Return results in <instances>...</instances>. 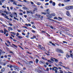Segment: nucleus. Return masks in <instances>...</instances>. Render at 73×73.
<instances>
[{
    "instance_id": "obj_15",
    "label": "nucleus",
    "mask_w": 73,
    "mask_h": 73,
    "mask_svg": "<svg viewBox=\"0 0 73 73\" xmlns=\"http://www.w3.org/2000/svg\"><path fill=\"white\" fill-rule=\"evenodd\" d=\"M63 72H64L63 71L61 70H59V71L58 72V73H63Z\"/></svg>"
},
{
    "instance_id": "obj_27",
    "label": "nucleus",
    "mask_w": 73,
    "mask_h": 73,
    "mask_svg": "<svg viewBox=\"0 0 73 73\" xmlns=\"http://www.w3.org/2000/svg\"><path fill=\"white\" fill-rule=\"evenodd\" d=\"M11 12L9 11L7 12V13H6V14L7 15H11Z\"/></svg>"
},
{
    "instance_id": "obj_58",
    "label": "nucleus",
    "mask_w": 73,
    "mask_h": 73,
    "mask_svg": "<svg viewBox=\"0 0 73 73\" xmlns=\"http://www.w3.org/2000/svg\"><path fill=\"white\" fill-rule=\"evenodd\" d=\"M22 35H23V36L25 35V33H22Z\"/></svg>"
},
{
    "instance_id": "obj_3",
    "label": "nucleus",
    "mask_w": 73,
    "mask_h": 73,
    "mask_svg": "<svg viewBox=\"0 0 73 73\" xmlns=\"http://www.w3.org/2000/svg\"><path fill=\"white\" fill-rule=\"evenodd\" d=\"M56 50L57 52H58V53H60V50H61V49L57 48L56 49Z\"/></svg>"
},
{
    "instance_id": "obj_32",
    "label": "nucleus",
    "mask_w": 73,
    "mask_h": 73,
    "mask_svg": "<svg viewBox=\"0 0 73 73\" xmlns=\"http://www.w3.org/2000/svg\"><path fill=\"white\" fill-rule=\"evenodd\" d=\"M37 4L38 5H41V3L40 2H38L37 3Z\"/></svg>"
},
{
    "instance_id": "obj_19",
    "label": "nucleus",
    "mask_w": 73,
    "mask_h": 73,
    "mask_svg": "<svg viewBox=\"0 0 73 73\" xmlns=\"http://www.w3.org/2000/svg\"><path fill=\"white\" fill-rule=\"evenodd\" d=\"M70 9H73V6H70Z\"/></svg>"
},
{
    "instance_id": "obj_57",
    "label": "nucleus",
    "mask_w": 73,
    "mask_h": 73,
    "mask_svg": "<svg viewBox=\"0 0 73 73\" xmlns=\"http://www.w3.org/2000/svg\"><path fill=\"white\" fill-rule=\"evenodd\" d=\"M19 15H21V16H22L23 15V13H19Z\"/></svg>"
},
{
    "instance_id": "obj_12",
    "label": "nucleus",
    "mask_w": 73,
    "mask_h": 73,
    "mask_svg": "<svg viewBox=\"0 0 73 73\" xmlns=\"http://www.w3.org/2000/svg\"><path fill=\"white\" fill-rule=\"evenodd\" d=\"M66 14L68 16H69V15H70V13H69V12L68 11H67L66 12Z\"/></svg>"
},
{
    "instance_id": "obj_23",
    "label": "nucleus",
    "mask_w": 73,
    "mask_h": 73,
    "mask_svg": "<svg viewBox=\"0 0 73 73\" xmlns=\"http://www.w3.org/2000/svg\"><path fill=\"white\" fill-rule=\"evenodd\" d=\"M49 9H47L46 10H45V12H46V11H47V13L48 14V12H49Z\"/></svg>"
},
{
    "instance_id": "obj_30",
    "label": "nucleus",
    "mask_w": 73,
    "mask_h": 73,
    "mask_svg": "<svg viewBox=\"0 0 73 73\" xmlns=\"http://www.w3.org/2000/svg\"><path fill=\"white\" fill-rule=\"evenodd\" d=\"M52 5L53 6H54L55 5H56V3L54 2H53L52 3Z\"/></svg>"
},
{
    "instance_id": "obj_45",
    "label": "nucleus",
    "mask_w": 73,
    "mask_h": 73,
    "mask_svg": "<svg viewBox=\"0 0 73 73\" xmlns=\"http://www.w3.org/2000/svg\"><path fill=\"white\" fill-rule=\"evenodd\" d=\"M30 3L31 4H32V5H33V4H34V3H33V2H32V1H30Z\"/></svg>"
},
{
    "instance_id": "obj_2",
    "label": "nucleus",
    "mask_w": 73,
    "mask_h": 73,
    "mask_svg": "<svg viewBox=\"0 0 73 73\" xmlns=\"http://www.w3.org/2000/svg\"><path fill=\"white\" fill-rule=\"evenodd\" d=\"M40 64H45V62L43 60H41L39 62Z\"/></svg>"
},
{
    "instance_id": "obj_21",
    "label": "nucleus",
    "mask_w": 73,
    "mask_h": 73,
    "mask_svg": "<svg viewBox=\"0 0 73 73\" xmlns=\"http://www.w3.org/2000/svg\"><path fill=\"white\" fill-rule=\"evenodd\" d=\"M54 61L56 62H57L58 61V60L57 59H56L55 58L54 59Z\"/></svg>"
},
{
    "instance_id": "obj_11",
    "label": "nucleus",
    "mask_w": 73,
    "mask_h": 73,
    "mask_svg": "<svg viewBox=\"0 0 73 73\" xmlns=\"http://www.w3.org/2000/svg\"><path fill=\"white\" fill-rule=\"evenodd\" d=\"M8 29L9 31H10V30H11V31H13V29L12 28L10 27H8Z\"/></svg>"
},
{
    "instance_id": "obj_56",
    "label": "nucleus",
    "mask_w": 73,
    "mask_h": 73,
    "mask_svg": "<svg viewBox=\"0 0 73 73\" xmlns=\"http://www.w3.org/2000/svg\"><path fill=\"white\" fill-rule=\"evenodd\" d=\"M66 57L67 58H68V57H70L67 54L66 55Z\"/></svg>"
},
{
    "instance_id": "obj_44",
    "label": "nucleus",
    "mask_w": 73,
    "mask_h": 73,
    "mask_svg": "<svg viewBox=\"0 0 73 73\" xmlns=\"http://www.w3.org/2000/svg\"><path fill=\"white\" fill-rule=\"evenodd\" d=\"M14 14L15 15H16V17H17V13H14Z\"/></svg>"
},
{
    "instance_id": "obj_52",
    "label": "nucleus",
    "mask_w": 73,
    "mask_h": 73,
    "mask_svg": "<svg viewBox=\"0 0 73 73\" xmlns=\"http://www.w3.org/2000/svg\"><path fill=\"white\" fill-rule=\"evenodd\" d=\"M19 33H17V34L16 36H17H17H19Z\"/></svg>"
},
{
    "instance_id": "obj_33",
    "label": "nucleus",
    "mask_w": 73,
    "mask_h": 73,
    "mask_svg": "<svg viewBox=\"0 0 73 73\" xmlns=\"http://www.w3.org/2000/svg\"><path fill=\"white\" fill-rule=\"evenodd\" d=\"M60 53H64V52L62 51V50L60 49Z\"/></svg>"
},
{
    "instance_id": "obj_26",
    "label": "nucleus",
    "mask_w": 73,
    "mask_h": 73,
    "mask_svg": "<svg viewBox=\"0 0 73 73\" xmlns=\"http://www.w3.org/2000/svg\"><path fill=\"white\" fill-rule=\"evenodd\" d=\"M11 33L13 35H16V33L13 32H11Z\"/></svg>"
},
{
    "instance_id": "obj_61",
    "label": "nucleus",
    "mask_w": 73,
    "mask_h": 73,
    "mask_svg": "<svg viewBox=\"0 0 73 73\" xmlns=\"http://www.w3.org/2000/svg\"><path fill=\"white\" fill-rule=\"evenodd\" d=\"M11 17V18H13V16H12V15H9Z\"/></svg>"
},
{
    "instance_id": "obj_51",
    "label": "nucleus",
    "mask_w": 73,
    "mask_h": 73,
    "mask_svg": "<svg viewBox=\"0 0 73 73\" xmlns=\"http://www.w3.org/2000/svg\"><path fill=\"white\" fill-rule=\"evenodd\" d=\"M67 35H68V36H72V35L71 34H70L69 33H67Z\"/></svg>"
},
{
    "instance_id": "obj_34",
    "label": "nucleus",
    "mask_w": 73,
    "mask_h": 73,
    "mask_svg": "<svg viewBox=\"0 0 73 73\" xmlns=\"http://www.w3.org/2000/svg\"><path fill=\"white\" fill-rule=\"evenodd\" d=\"M5 70V69H4V68H3L1 70V71H2V72H4Z\"/></svg>"
},
{
    "instance_id": "obj_10",
    "label": "nucleus",
    "mask_w": 73,
    "mask_h": 73,
    "mask_svg": "<svg viewBox=\"0 0 73 73\" xmlns=\"http://www.w3.org/2000/svg\"><path fill=\"white\" fill-rule=\"evenodd\" d=\"M5 18H6V19H8V20H9V18H8V17L7 16V15H6V14H5L4 15Z\"/></svg>"
},
{
    "instance_id": "obj_54",
    "label": "nucleus",
    "mask_w": 73,
    "mask_h": 73,
    "mask_svg": "<svg viewBox=\"0 0 73 73\" xmlns=\"http://www.w3.org/2000/svg\"><path fill=\"white\" fill-rule=\"evenodd\" d=\"M13 9V7H10V9H11V10H12Z\"/></svg>"
},
{
    "instance_id": "obj_43",
    "label": "nucleus",
    "mask_w": 73,
    "mask_h": 73,
    "mask_svg": "<svg viewBox=\"0 0 73 73\" xmlns=\"http://www.w3.org/2000/svg\"><path fill=\"white\" fill-rule=\"evenodd\" d=\"M27 4H30V2L28 1H26V2Z\"/></svg>"
},
{
    "instance_id": "obj_1",
    "label": "nucleus",
    "mask_w": 73,
    "mask_h": 73,
    "mask_svg": "<svg viewBox=\"0 0 73 73\" xmlns=\"http://www.w3.org/2000/svg\"><path fill=\"white\" fill-rule=\"evenodd\" d=\"M48 15H46V16L48 17L49 19H50L52 18V16H56V14L55 13H52L51 14H50L49 13H48Z\"/></svg>"
},
{
    "instance_id": "obj_22",
    "label": "nucleus",
    "mask_w": 73,
    "mask_h": 73,
    "mask_svg": "<svg viewBox=\"0 0 73 73\" xmlns=\"http://www.w3.org/2000/svg\"><path fill=\"white\" fill-rule=\"evenodd\" d=\"M2 8H7V7H6V5H3L2 6Z\"/></svg>"
},
{
    "instance_id": "obj_6",
    "label": "nucleus",
    "mask_w": 73,
    "mask_h": 73,
    "mask_svg": "<svg viewBox=\"0 0 73 73\" xmlns=\"http://www.w3.org/2000/svg\"><path fill=\"white\" fill-rule=\"evenodd\" d=\"M4 29V35H6V32L8 33L9 32L6 29Z\"/></svg>"
},
{
    "instance_id": "obj_63",
    "label": "nucleus",
    "mask_w": 73,
    "mask_h": 73,
    "mask_svg": "<svg viewBox=\"0 0 73 73\" xmlns=\"http://www.w3.org/2000/svg\"><path fill=\"white\" fill-rule=\"evenodd\" d=\"M10 2H13V0H9Z\"/></svg>"
},
{
    "instance_id": "obj_9",
    "label": "nucleus",
    "mask_w": 73,
    "mask_h": 73,
    "mask_svg": "<svg viewBox=\"0 0 73 73\" xmlns=\"http://www.w3.org/2000/svg\"><path fill=\"white\" fill-rule=\"evenodd\" d=\"M35 16H37V17H38V18H40V17H41V15H39V14H36Z\"/></svg>"
},
{
    "instance_id": "obj_31",
    "label": "nucleus",
    "mask_w": 73,
    "mask_h": 73,
    "mask_svg": "<svg viewBox=\"0 0 73 73\" xmlns=\"http://www.w3.org/2000/svg\"><path fill=\"white\" fill-rule=\"evenodd\" d=\"M12 45H13V46H14V47H15V48H17V46H16V45H15V44H13Z\"/></svg>"
},
{
    "instance_id": "obj_28",
    "label": "nucleus",
    "mask_w": 73,
    "mask_h": 73,
    "mask_svg": "<svg viewBox=\"0 0 73 73\" xmlns=\"http://www.w3.org/2000/svg\"><path fill=\"white\" fill-rule=\"evenodd\" d=\"M32 28H34V29H36V27L34 25H33L32 26Z\"/></svg>"
},
{
    "instance_id": "obj_53",
    "label": "nucleus",
    "mask_w": 73,
    "mask_h": 73,
    "mask_svg": "<svg viewBox=\"0 0 73 73\" xmlns=\"http://www.w3.org/2000/svg\"><path fill=\"white\" fill-rule=\"evenodd\" d=\"M49 68H47L46 69V71H48H48H49Z\"/></svg>"
},
{
    "instance_id": "obj_16",
    "label": "nucleus",
    "mask_w": 73,
    "mask_h": 73,
    "mask_svg": "<svg viewBox=\"0 0 73 73\" xmlns=\"http://www.w3.org/2000/svg\"><path fill=\"white\" fill-rule=\"evenodd\" d=\"M33 62L32 61H31L29 62H28V64H29V65H31V64H33Z\"/></svg>"
},
{
    "instance_id": "obj_5",
    "label": "nucleus",
    "mask_w": 73,
    "mask_h": 73,
    "mask_svg": "<svg viewBox=\"0 0 73 73\" xmlns=\"http://www.w3.org/2000/svg\"><path fill=\"white\" fill-rule=\"evenodd\" d=\"M26 12H27L26 13L27 14H29V13H31V14H33V13H32V11H27Z\"/></svg>"
},
{
    "instance_id": "obj_17",
    "label": "nucleus",
    "mask_w": 73,
    "mask_h": 73,
    "mask_svg": "<svg viewBox=\"0 0 73 73\" xmlns=\"http://www.w3.org/2000/svg\"><path fill=\"white\" fill-rule=\"evenodd\" d=\"M33 7L36 11H37V7H36V6H34Z\"/></svg>"
},
{
    "instance_id": "obj_49",
    "label": "nucleus",
    "mask_w": 73,
    "mask_h": 73,
    "mask_svg": "<svg viewBox=\"0 0 73 73\" xmlns=\"http://www.w3.org/2000/svg\"><path fill=\"white\" fill-rule=\"evenodd\" d=\"M58 6H59V7H61V4L60 3L58 5Z\"/></svg>"
},
{
    "instance_id": "obj_14",
    "label": "nucleus",
    "mask_w": 73,
    "mask_h": 73,
    "mask_svg": "<svg viewBox=\"0 0 73 73\" xmlns=\"http://www.w3.org/2000/svg\"><path fill=\"white\" fill-rule=\"evenodd\" d=\"M13 68L16 69H19V67H18L15 65H14Z\"/></svg>"
},
{
    "instance_id": "obj_7",
    "label": "nucleus",
    "mask_w": 73,
    "mask_h": 73,
    "mask_svg": "<svg viewBox=\"0 0 73 73\" xmlns=\"http://www.w3.org/2000/svg\"><path fill=\"white\" fill-rule=\"evenodd\" d=\"M65 9L67 10H69L70 9V6H66L65 7Z\"/></svg>"
},
{
    "instance_id": "obj_41",
    "label": "nucleus",
    "mask_w": 73,
    "mask_h": 73,
    "mask_svg": "<svg viewBox=\"0 0 73 73\" xmlns=\"http://www.w3.org/2000/svg\"><path fill=\"white\" fill-rule=\"evenodd\" d=\"M42 59L43 60H47V59H46L45 58H44V57H42Z\"/></svg>"
},
{
    "instance_id": "obj_48",
    "label": "nucleus",
    "mask_w": 73,
    "mask_h": 73,
    "mask_svg": "<svg viewBox=\"0 0 73 73\" xmlns=\"http://www.w3.org/2000/svg\"><path fill=\"white\" fill-rule=\"evenodd\" d=\"M49 3H50V4H52V3H53V1H52V0L50 1H49Z\"/></svg>"
},
{
    "instance_id": "obj_62",
    "label": "nucleus",
    "mask_w": 73,
    "mask_h": 73,
    "mask_svg": "<svg viewBox=\"0 0 73 73\" xmlns=\"http://www.w3.org/2000/svg\"><path fill=\"white\" fill-rule=\"evenodd\" d=\"M50 28H51V29H53L54 28L53 27V26H50Z\"/></svg>"
},
{
    "instance_id": "obj_38",
    "label": "nucleus",
    "mask_w": 73,
    "mask_h": 73,
    "mask_svg": "<svg viewBox=\"0 0 73 73\" xmlns=\"http://www.w3.org/2000/svg\"><path fill=\"white\" fill-rule=\"evenodd\" d=\"M0 32L1 33H4V31H3L2 30H0Z\"/></svg>"
},
{
    "instance_id": "obj_55",
    "label": "nucleus",
    "mask_w": 73,
    "mask_h": 73,
    "mask_svg": "<svg viewBox=\"0 0 73 73\" xmlns=\"http://www.w3.org/2000/svg\"><path fill=\"white\" fill-rule=\"evenodd\" d=\"M2 26H3V27H7V26H6V25H5L4 24H3Z\"/></svg>"
},
{
    "instance_id": "obj_39",
    "label": "nucleus",
    "mask_w": 73,
    "mask_h": 73,
    "mask_svg": "<svg viewBox=\"0 0 73 73\" xmlns=\"http://www.w3.org/2000/svg\"><path fill=\"white\" fill-rule=\"evenodd\" d=\"M17 6H18V7H23V6H22V5H20V4H18L17 5Z\"/></svg>"
},
{
    "instance_id": "obj_18",
    "label": "nucleus",
    "mask_w": 73,
    "mask_h": 73,
    "mask_svg": "<svg viewBox=\"0 0 73 73\" xmlns=\"http://www.w3.org/2000/svg\"><path fill=\"white\" fill-rule=\"evenodd\" d=\"M70 0H65L64 1V2L65 3H68V1H70Z\"/></svg>"
},
{
    "instance_id": "obj_24",
    "label": "nucleus",
    "mask_w": 73,
    "mask_h": 73,
    "mask_svg": "<svg viewBox=\"0 0 73 73\" xmlns=\"http://www.w3.org/2000/svg\"><path fill=\"white\" fill-rule=\"evenodd\" d=\"M23 9H25V10H27L28 9V8L25 7H23Z\"/></svg>"
},
{
    "instance_id": "obj_4",
    "label": "nucleus",
    "mask_w": 73,
    "mask_h": 73,
    "mask_svg": "<svg viewBox=\"0 0 73 73\" xmlns=\"http://www.w3.org/2000/svg\"><path fill=\"white\" fill-rule=\"evenodd\" d=\"M38 46L39 47V48L40 49H45V48H44L43 47H42L41 45L40 44H38Z\"/></svg>"
},
{
    "instance_id": "obj_64",
    "label": "nucleus",
    "mask_w": 73,
    "mask_h": 73,
    "mask_svg": "<svg viewBox=\"0 0 73 73\" xmlns=\"http://www.w3.org/2000/svg\"><path fill=\"white\" fill-rule=\"evenodd\" d=\"M9 24L10 26H12V25L11 24V23H9Z\"/></svg>"
},
{
    "instance_id": "obj_42",
    "label": "nucleus",
    "mask_w": 73,
    "mask_h": 73,
    "mask_svg": "<svg viewBox=\"0 0 73 73\" xmlns=\"http://www.w3.org/2000/svg\"><path fill=\"white\" fill-rule=\"evenodd\" d=\"M0 5H2V2L1 1H0Z\"/></svg>"
},
{
    "instance_id": "obj_35",
    "label": "nucleus",
    "mask_w": 73,
    "mask_h": 73,
    "mask_svg": "<svg viewBox=\"0 0 73 73\" xmlns=\"http://www.w3.org/2000/svg\"><path fill=\"white\" fill-rule=\"evenodd\" d=\"M58 65H59L60 66H62L63 67V68H65V66H63L61 65V64H58Z\"/></svg>"
},
{
    "instance_id": "obj_20",
    "label": "nucleus",
    "mask_w": 73,
    "mask_h": 73,
    "mask_svg": "<svg viewBox=\"0 0 73 73\" xmlns=\"http://www.w3.org/2000/svg\"><path fill=\"white\" fill-rule=\"evenodd\" d=\"M38 72V73H42V71L40 70H37Z\"/></svg>"
},
{
    "instance_id": "obj_13",
    "label": "nucleus",
    "mask_w": 73,
    "mask_h": 73,
    "mask_svg": "<svg viewBox=\"0 0 73 73\" xmlns=\"http://www.w3.org/2000/svg\"><path fill=\"white\" fill-rule=\"evenodd\" d=\"M13 4H14V5H17V2L14 1L13 2Z\"/></svg>"
},
{
    "instance_id": "obj_37",
    "label": "nucleus",
    "mask_w": 73,
    "mask_h": 73,
    "mask_svg": "<svg viewBox=\"0 0 73 73\" xmlns=\"http://www.w3.org/2000/svg\"><path fill=\"white\" fill-rule=\"evenodd\" d=\"M14 66V65H10V68H13V67Z\"/></svg>"
},
{
    "instance_id": "obj_46",
    "label": "nucleus",
    "mask_w": 73,
    "mask_h": 73,
    "mask_svg": "<svg viewBox=\"0 0 73 73\" xmlns=\"http://www.w3.org/2000/svg\"><path fill=\"white\" fill-rule=\"evenodd\" d=\"M48 62H49V63H51V62H51V61L50 60H47Z\"/></svg>"
},
{
    "instance_id": "obj_25",
    "label": "nucleus",
    "mask_w": 73,
    "mask_h": 73,
    "mask_svg": "<svg viewBox=\"0 0 73 73\" xmlns=\"http://www.w3.org/2000/svg\"><path fill=\"white\" fill-rule=\"evenodd\" d=\"M54 58H52L50 59V60L52 61H53V62L54 61Z\"/></svg>"
},
{
    "instance_id": "obj_60",
    "label": "nucleus",
    "mask_w": 73,
    "mask_h": 73,
    "mask_svg": "<svg viewBox=\"0 0 73 73\" xmlns=\"http://www.w3.org/2000/svg\"><path fill=\"white\" fill-rule=\"evenodd\" d=\"M45 5H49V3H46L45 4Z\"/></svg>"
},
{
    "instance_id": "obj_47",
    "label": "nucleus",
    "mask_w": 73,
    "mask_h": 73,
    "mask_svg": "<svg viewBox=\"0 0 73 73\" xmlns=\"http://www.w3.org/2000/svg\"><path fill=\"white\" fill-rule=\"evenodd\" d=\"M7 10L9 11H10V10L9 9V7H7Z\"/></svg>"
},
{
    "instance_id": "obj_36",
    "label": "nucleus",
    "mask_w": 73,
    "mask_h": 73,
    "mask_svg": "<svg viewBox=\"0 0 73 73\" xmlns=\"http://www.w3.org/2000/svg\"><path fill=\"white\" fill-rule=\"evenodd\" d=\"M57 69H55L54 71H55V73H58V72L57 71Z\"/></svg>"
},
{
    "instance_id": "obj_59",
    "label": "nucleus",
    "mask_w": 73,
    "mask_h": 73,
    "mask_svg": "<svg viewBox=\"0 0 73 73\" xmlns=\"http://www.w3.org/2000/svg\"><path fill=\"white\" fill-rule=\"evenodd\" d=\"M26 37H27V38H29V35H27L26 36Z\"/></svg>"
},
{
    "instance_id": "obj_8",
    "label": "nucleus",
    "mask_w": 73,
    "mask_h": 73,
    "mask_svg": "<svg viewBox=\"0 0 73 73\" xmlns=\"http://www.w3.org/2000/svg\"><path fill=\"white\" fill-rule=\"evenodd\" d=\"M55 69H57V70H58V68L56 67H54L52 68V70L53 71H54Z\"/></svg>"
},
{
    "instance_id": "obj_40",
    "label": "nucleus",
    "mask_w": 73,
    "mask_h": 73,
    "mask_svg": "<svg viewBox=\"0 0 73 73\" xmlns=\"http://www.w3.org/2000/svg\"><path fill=\"white\" fill-rule=\"evenodd\" d=\"M41 13L42 14V15H46V13H44V12H42Z\"/></svg>"
},
{
    "instance_id": "obj_29",
    "label": "nucleus",
    "mask_w": 73,
    "mask_h": 73,
    "mask_svg": "<svg viewBox=\"0 0 73 73\" xmlns=\"http://www.w3.org/2000/svg\"><path fill=\"white\" fill-rule=\"evenodd\" d=\"M38 62V60L37 59H36V64H37Z\"/></svg>"
},
{
    "instance_id": "obj_50",
    "label": "nucleus",
    "mask_w": 73,
    "mask_h": 73,
    "mask_svg": "<svg viewBox=\"0 0 73 73\" xmlns=\"http://www.w3.org/2000/svg\"><path fill=\"white\" fill-rule=\"evenodd\" d=\"M63 43H64V44H67V42H66L65 41H63Z\"/></svg>"
}]
</instances>
